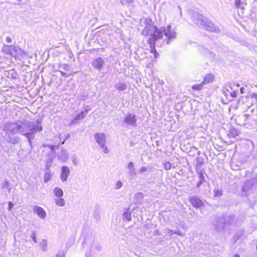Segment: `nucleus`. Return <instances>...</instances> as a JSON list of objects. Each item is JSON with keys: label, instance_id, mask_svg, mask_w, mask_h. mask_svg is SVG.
Instances as JSON below:
<instances>
[{"label": "nucleus", "instance_id": "obj_2", "mask_svg": "<svg viewBox=\"0 0 257 257\" xmlns=\"http://www.w3.org/2000/svg\"><path fill=\"white\" fill-rule=\"evenodd\" d=\"M4 130L8 135L22 134L28 139L31 144V140L35 138L34 135L37 132H41L42 126L41 121L37 120L36 121L7 123L5 125Z\"/></svg>", "mask_w": 257, "mask_h": 257}, {"label": "nucleus", "instance_id": "obj_44", "mask_svg": "<svg viewBox=\"0 0 257 257\" xmlns=\"http://www.w3.org/2000/svg\"><path fill=\"white\" fill-rule=\"evenodd\" d=\"M101 66H102V65H96V68L98 69L99 70H100L101 69Z\"/></svg>", "mask_w": 257, "mask_h": 257}, {"label": "nucleus", "instance_id": "obj_10", "mask_svg": "<svg viewBox=\"0 0 257 257\" xmlns=\"http://www.w3.org/2000/svg\"><path fill=\"white\" fill-rule=\"evenodd\" d=\"M33 211L41 219H45L46 217V212L41 207L37 205L34 206Z\"/></svg>", "mask_w": 257, "mask_h": 257}, {"label": "nucleus", "instance_id": "obj_31", "mask_svg": "<svg viewBox=\"0 0 257 257\" xmlns=\"http://www.w3.org/2000/svg\"><path fill=\"white\" fill-rule=\"evenodd\" d=\"M103 63V60L101 58H98L95 61V64H102Z\"/></svg>", "mask_w": 257, "mask_h": 257}, {"label": "nucleus", "instance_id": "obj_1", "mask_svg": "<svg viewBox=\"0 0 257 257\" xmlns=\"http://www.w3.org/2000/svg\"><path fill=\"white\" fill-rule=\"evenodd\" d=\"M144 36H150V40L155 46L161 47L164 44H169L177 37L175 27L171 25L158 29L151 24L147 25L142 31Z\"/></svg>", "mask_w": 257, "mask_h": 257}, {"label": "nucleus", "instance_id": "obj_34", "mask_svg": "<svg viewBox=\"0 0 257 257\" xmlns=\"http://www.w3.org/2000/svg\"><path fill=\"white\" fill-rule=\"evenodd\" d=\"M135 197L140 200H142L143 198V194L141 192H138L136 194Z\"/></svg>", "mask_w": 257, "mask_h": 257}, {"label": "nucleus", "instance_id": "obj_25", "mask_svg": "<svg viewBox=\"0 0 257 257\" xmlns=\"http://www.w3.org/2000/svg\"><path fill=\"white\" fill-rule=\"evenodd\" d=\"M204 85V84H203V82L200 84H195L192 86V88L194 90L199 91L202 89Z\"/></svg>", "mask_w": 257, "mask_h": 257}, {"label": "nucleus", "instance_id": "obj_20", "mask_svg": "<svg viewBox=\"0 0 257 257\" xmlns=\"http://www.w3.org/2000/svg\"><path fill=\"white\" fill-rule=\"evenodd\" d=\"M53 193L55 198L62 197L63 196V191L59 187H55L53 189Z\"/></svg>", "mask_w": 257, "mask_h": 257}, {"label": "nucleus", "instance_id": "obj_40", "mask_svg": "<svg viewBox=\"0 0 257 257\" xmlns=\"http://www.w3.org/2000/svg\"><path fill=\"white\" fill-rule=\"evenodd\" d=\"M72 158L73 164H74V165L76 166L77 165V161L76 160V158L75 157H72Z\"/></svg>", "mask_w": 257, "mask_h": 257}, {"label": "nucleus", "instance_id": "obj_30", "mask_svg": "<svg viewBox=\"0 0 257 257\" xmlns=\"http://www.w3.org/2000/svg\"><path fill=\"white\" fill-rule=\"evenodd\" d=\"M235 6L239 8V7H240L241 8H243V2H241V0H235Z\"/></svg>", "mask_w": 257, "mask_h": 257}, {"label": "nucleus", "instance_id": "obj_3", "mask_svg": "<svg viewBox=\"0 0 257 257\" xmlns=\"http://www.w3.org/2000/svg\"><path fill=\"white\" fill-rule=\"evenodd\" d=\"M234 218L231 216H222L216 217L212 224L214 229L221 232L228 229V227L233 221Z\"/></svg>", "mask_w": 257, "mask_h": 257}, {"label": "nucleus", "instance_id": "obj_52", "mask_svg": "<svg viewBox=\"0 0 257 257\" xmlns=\"http://www.w3.org/2000/svg\"><path fill=\"white\" fill-rule=\"evenodd\" d=\"M154 56H155V57H157L156 55V53L154 54Z\"/></svg>", "mask_w": 257, "mask_h": 257}, {"label": "nucleus", "instance_id": "obj_8", "mask_svg": "<svg viewBox=\"0 0 257 257\" xmlns=\"http://www.w3.org/2000/svg\"><path fill=\"white\" fill-rule=\"evenodd\" d=\"M124 122L127 125L136 126L137 124V117L134 113H127L124 117Z\"/></svg>", "mask_w": 257, "mask_h": 257}, {"label": "nucleus", "instance_id": "obj_41", "mask_svg": "<svg viewBox=\"0 0 257 257\" xmlns=\"http://www.w3.org/2000/svg\"><path fill=\"white\" fill-rule=\"evenodd\" d=\"M229 92L230 91H229L228 90H226V91L225 90H223V93L224 95L226 97L228 96V93H229Z\"/></svg>", "mask_w": 257, "mask_h": 257}, {"label": "nucleus", "instance_id": "obj_42", "mask_svg": "<svg viewBox=\"0 0 257 257\" xmlns=\"http://www.w3.org/2000/svg\"><path fill=\"white\" fill-rule=\"evenodd\" d=\"M13 206V204L11 202H9V210H11Z\"/></svg>", "mask_w": 257, "mask_h": 257}, {"label": "nucleus", "instance_id": "obj_28", "mask_svg": "<svg viewBox=\"0 0 257 257\" xmlns=\"http://www.w3.org/2000/svg\"><path fill=\"white\" fill-rule=\"evenodd\" d=\"M10 76L12 78H16L18 76V74L16 72L14 71L13 70H12L8 73V77Z\"/></svg>", "mask_w": 257, "mask_h": 257}, {"label": "nucleus", "instance_id": "obj_37", "mask_svg": "<svg viewBox=\"0 0 257 257\" xmlns=\"http://www.w3.org/2000/svg\"><path fill=\"white\" fill-rule=\"evenodd\" d=\"M229 94L231 96V97H232V98H235L237 96V94H236V92L235 91L229 92Z\"/></svg>", "mask_w": 257, "mask_h": 257}, {"label": "nucleus", "instance_id": "obj_32", "mask_svg": "<svg viewBox=\"0 0 257 257\" xmlns=\"http://www.w3.org/2000/svg\"><path fill=\"white\" fill-rule=\"evenodd\" d=\"M171 164L170 162H166L164 164V168L166 170H169L171 169Z\"/></svg>", "mask_w": 257, "mask_h": 257}, {"label": "nucleus", "instance_id": "obj_43", "mask_svg": "<svg viewBox=\"0 0 257 257\" xmlns=\"http://www.w3.org/2000/svg\"><path fill=\"white\" fill-rule=\"evenodd\" d=\"M202 183L203 182L199 181L196 185L197 187L199 188Z\"/></svg>", "mask_w": 257, "mask_h": 257}, {"label": "nucleus", "instance_id": "obj_5", "mask_svg": "<svg viewBox=\"0 0 257 257\" xmlns=\"http://www.w3.org/2000/svg\"><path fill=\"white\" fill-rule=\"evenodd\" d=\"M195 23L198 27L203 28L207 31L214 32L219 31V29L213 24L202 15L198 16L197 19L195 21Z\"/></svg>", "mask_w": 257, "mask_h": 257}, {"label": "nucleus", "instance_id": "obj_17", "mask_svg": "<svg viewBox=\"0 0 257 257\" xmlns=\"http://www.w3.org/2000/svg\"><path fill=\"white\" fill-rule=\"evenodd\" d=\"M165 233L169 234L170 236L174 234H178V235L181 236H185V234L184 233L181 232L179 230H173L168 228H166L165 229Z\"/></svg>", "mask_w": 257, "mask_h": 257}, {"label": "nucleus", "instance_id": "obj_13", "mask_svg": "<svg viewBox=\"0 0 257 257\" xmlns=\"http://www.w3.org/2000/svg\"><path fill=\"white\" fill-rule=\"evenodd\" d=\"M58 159L63 162H66L69 158L67 151L65 149H62L61 151L57 154Z\"/></svg>", "mask_w": 257, "mask_h": 257}, {"label": "nucleus", "instance_id": "obj_26", "mask_svg": "<svg viewBox=\"0 0 257 257\" xmlns=\"http://www.w3.org/2000/svg\"><path fill=\"white\" fill-rule=\"evenodd\" d=\"M222 190L219 188H215L214 190V196L219 197L222 195Z\"/></svg>", "mask_w": 257, "mask_h": 257}, {"label": "nucleus", "instance_id": "obj_6", "mask_svg": "<svg viewBox=\"0 0 257 257\" xmlns=\"http://www.w3.org/2000/svg\"><path fill=\"white\" fill-rule=\"evenodd\" d=\"M2 51L6 54L11 55L16 58L20 56H27L28 53L17 46L5 45L2 48Z\"/></svg>", "mask_w": 257, "mask_h": 257}, {"label": "nucleus", "instance_id": "obj_45", "mask_svg": "<svg viewBox=\"0 0 257 257\" xmlns=\"http://www.w3.org/2000/svg\"><path fill=\"white\" fill-rule=\"evenodd\" d=\"M240 91L241 93H242V94L244 93V88L243 87H241L240 89Z\"/></svg>", "mask_w": 257, "mask_h": 257}, {"label": "nucleus", "instance_id": "obj_38", "mask_svg": "<svg viewBox=\"0 0 257 257\" xmlns=\"http://www.w3.org/2000/svg\"><path fill=\"white\" fill-rule=\"evenodd\" d=\"M251 98L254 99L255 101L257 102V93H253L251 94Z\"/></svg>", "mask_w": 257, "mask_h": 257}, {"label": "nucleus", "instance_id": "obj_9", "mask_svg": "<svg viewBox=\"0 0 257 257\" xmlns=\"http://www.w3.org/2000/svg\"><path fill=\"white\" fill-rule=\"evenodd\" d=\"M70 173V171L69 167L67 166H63L61 168V172L60 177L62 182L64 183L67 181Z\"/></svg>", "mask_w": 257, "mask_h": 257}, {"label": "nucleus", "instance_id": "obj_50", "mask_svg": "<svg viewBox=\"0 0 257 257\" xmlns=\"http://www.w3.org/2000/svg\"><path fill=\"white\" fill-rule=\"evenodd\" d=\"M233 257H239V255L238 254H234Z\"/></svg>", "mask_w": 257, "mask_h": 257}, {"label": "nucleus", "instance_id": "obj_19", "mask_svg": "<svg viewBox=\"0 0 257 257\" xmlns=\"http://www.w3.org/2000/svg\"><path fill=\"white\" fill-rule=\"evenodd\" d=\"M114 87L118 91H121L126 89L127 85L123 82H118L115 84Z\"/></svg>", "mask_w": 257, "mask_h": 257}, {"label": "nucleus", "instance_id": "obj_18", "mask_svg": "<svg viewBox=\"0 0 257 257\" xmlns=\"http://www.w3.org/2000/svg\"><path fill=\"white\" fill-rule=\"evenodd\" d=\"M214 78V76L211 74H207L204 78V79L202 81L203 84L204 85L207 84L211 82H212Z\"/></svg>", "mask_w": 257, "mask_h": 257}, {"label": "nucleus", "instance_id": "obj_27", "mask_svg": "<svg viewBox=\"0 0 257 257\" xmlns=\"http://www.w3.org/2000/svg\"><path fill=\"white\" fill-rule=\"evenodd\" d=\"M134 1L135 0H120V2L122 5L126 6H128Z\"/></svg>", "mask_w": 257, "mask_h": 257}, {"label": "nucleus", "instance_id": "obj_39", "mask_svg": "<svg viewBox=\"0 0 257 257\" xmlns=\"http://www.w3.org/2000/svg\"><path fill=\"white\" fill-rule=\"evenodd\" d=\"M6 41L8 43H11L12 42V39L11 37L8 36L6 38Z\"/></svg>", "mask_w": 257, "mask_h": 257}, {"label": "nucleus", "instance_id": "obj_49", "mask_svg": "<svg viewBox=\"0 0 257 257\" xmlns=\"http://www.w3.org/2000/svg\"><path fill=\"white\" fill-rule=\"evenodd\" d=\"M151 52L152 53H154V51H156L154 47L152 48V46H151Z\"/></svg>", "mask_w": 257, "mask_h": 257}, {"label": "nucleus", "instance_id": "obj_29", "mask_svg": "<svg viewBox=\"0 0 257 257\" xmlns=\"http://www.w3.org/2000/svg\"><path fill=\"white\" fill-rule=\"evenodd\" d=\"M30 237L32 239L35 243L37 242L36 232L34 231H32V234L30 235Z\"/></svg>", "mask_w": 257, "mask_h": 257}, {"label": "nucleus", "instance_id": "obj_16", "mask_svg": "<svg viewBox=\"0 0 257 257\" xmlns=\"http://www.w3.org/2000/svg\"><path fill=\"white\" fill-rule=\"evenodd\" d=\"M127 169L128 170L127 173L129 176L133 177L136 175V171L133 163L130 162L127 166Z\"/></svg>", "mask_w": 257, "mask_h": 257}, {"label": "nucleus", "instance_id": "obj_23", "mask_svg": "<svg viewBox=\"0 0 257 257\" xmlns=\"http://www.w3.org/2000/svg\"><path fill=\"white\" fill-rule=\"evenodd\" d=\"M200 51L206 55H208L210 58H213L214 55L212 52H210L206 48H204L203 47H200Z\"/></svg>", "mask_w": 257, "mask_h": 257}, {"label": "nucleus", "instance_id": "obj_48", "mask_svg": "<svg viewBox=\"0 0 257 257\" xmlns=\"http://www.w3.org/2000/svg\"><path fill=\"white\" fill-rule=\"evenodd\" d=\"M154 234L156 235H159L160 234L158 230H157V231H155Z\"/></svg>", "mask_w": 257, "mask_h": 257}, {"label": "nucleus", "instance_id": "obj_51", "mask_svg": "<svg viewBox=\"0 0 257 257\" xmlns=\"http://www.w3.org/2000/svg\"><path fill=\"white\" fill-rule=\"evenodd\" d=\"M56 257H63V256H61V255H57L56 256Z\"/></svg>", "mask_w": 257, "mask_h": 257}, {"label": "nucleus", "instance_id": "obj_36", "mask_svg": "<svg viewBox=\"0 0 257 257\" xmlns=\"http://www.w3.org/2000/svg\"><path fill=\"white\" fill-rule=\"evenodd\" d=\"M147 171V168L146 167H142L139 170V172L141 174H143Z\"/></svg>", "mask_w": 257, "mask_h": 257}, {"label": "nucleus", "instance_id": "obj_21", "mask_svg": "<svg viewBox=\"0 0 257 257\" xmlns=\"http://www.w3.org/2000/svg\"><path fill=\"white\" fill-rule=\"evenodd\" d=\"M131 218V214L128 212V209H125L122 214L123 220L125 221H130Z\"/></svg>", "mask_w": 257, "mask_h": 257}, {"label": "nucleus", "instance_id": "obj_33", "mask_svg": "<svg viewBox=\"0 0 257 257\" xmlns=\"http://www.w3.org/2000/svg\"><path fill=\"white\" fill-rule=\"evenodd\" d=\"M122 186V183L121 181H117L115 185V189H119Z\"/></svg>", "mask_w": 257, "mask_h": 257}, {"label": "nucleus", "instance_id": "obj_47", "mask_svg": "<svg viewBox=\"0 0 257 257\" xmlns=\"http://www.w3.org/2000/svg\"><path fill=\"white\" fill-rule=\"evenodd\" d=\"M49 181V178L47 177L46 175L44 177V181L47 182Z\"/></svg>", "mask_w": 257, "mask_h": 257}, {"label": "nucleus", "instance_id": "obj_4", "mask_svg": "<svg viewBox=\"0 0 257 257\" xmlns=\"http://www.w3.org/2000/svg\"><path fill=\"white\" fill-rule=\"evenodd\" d=\"M60 145L59 143L57 145H47L45 144H43L41 149L42 150V155L43 156L47 157L48 159L46 160V166L49 168L51 166V163L54 158L55 156V148H58Z\"/></svg>", "mask_w": 257, "mask_h": 257}, {"label": "nucleus", "instance_id": "obj_11", "mask_svg": "<svg viewBox=\"0 0 257 257\" xmlns=\"http://www.w3.org/2000/svg\"><path fill=\"white\" fill-rule=\"evenodd\" d=\"M189 200L191 204L196 208H199L203 205L202 201L196 196H192Z\"/></svg>", "mask_w": 257, "mask_h": 257}, {"label": "nucleus", "instance_id": "obj_24", "mask_svg": "<svg viewBox=\"0 0 257 257\" xmlns=\"http://www.w3.org/2000/svg\"><path fill=\"white\" fill-rule=\"evenodd\" d=\"M40 247L43 251L47 250V242L45 239H43L40 243Z\"/></svg>", "mask_w": 257, "mask_h": 257}, {"label": "nucleus", "instance_id": "obj_12", "mask_svg": "<svg viewBox=\"0 0 257 257\" xmlns=\"http://www.w3.org/2000/svg\"><path fill=\"white\" fill-rule=\"evenodd\" d=\"M88 113V110H85V111H81L79 113L76 114L73 120H72L71 123L72 124H76L79 120L83 119Z\"/></svg>", "mask_w": 257, "mask_h": 257}, {"label": "nucleus", "instance_id": "obj_15", "mask_svg": "<svg viewBox=\"0 0 257 257\" xmlns=\"http://www.w3.org/2000/svg\"><path fill=\"white\" fill-rule=\"evenodd\" d=\"M201 165V163H197L196 166V169L197 172L199 175V181L203 183L205 182V180L203 175V171L200 170Z\"/></svg>", "mask_w": 257, "mask_h": 257}, {"label": "nucleus", "instance_id": "obj_22", "mask_svg": "<svg viewBox=\"0 0 257 257\" xmlns=\"http://www.w3.org/2000/svg\"><path fill=\"white\" fill-rule=\"evenodd\" d=\"M55 203L59 206L63 207L65 204V200L62 197H57L54 199Z\"/></svg>", "mask_w": 257, "mask_h": 257}, {"label": "nucleus", "instance_id": "obj_46", "mask_svg": "<svg viewBox=\"0 0 257 257\" xmlns=\"http://www.w3.org/2000/svg\"><path fill=\"white\" fill-rule=\"evenodd\" d=\"M69 137V135H68L66 138V139L61 143V144H64L65 143V141Z\"/></svg>", "mask_w": 257, "mask_h": 257}, {"label": "nucleus", "instance_id": "obj_35", "mask_svg": "<svg viewBox=\"0 0 257 257\" xmlns=\"http://www.w3.org/2000/svg\"><path fill=\"white\" fill-rule=\"evenodd\" d=\"M9 181H6L4 184V185H3V187L5 188H8V191L10 192V189L9 188Z\"/></svg>", "mask_w": 257, "mask_h": 257}, {"label": "nucleus", "instance_id": "obj_14", "mask_svg": "<svg viewBox=\"0 0 257 257\" xmlns=\"http://www.w3.org/2000/svg\"><path fill=\"white\" fill-rule=\"evenodd\" d=\"M254 182V179L247 181L241 188L242 191L244 192H247L249 191L250 190L251 187L253 186Z\"/></svg>", "mask_w": 257, "mask_h": 257}, {"label": "nucleus", "instance_id": "obj_7", "mask_svg": "<svg viewBox=\"0 0 257 257\" xmlns=\"http://www.w3.org/2000/svg\"><path fill=\"white\" fill-rule=\"evenodd\" d=\"M95 140L100 148L102 149L103 152L106 154L109 153V151L106 145V137L105 134L103 133H97L95 135Z\"/></svg>", "mask_w": 257, "mask_h": 257}]
</instances>
